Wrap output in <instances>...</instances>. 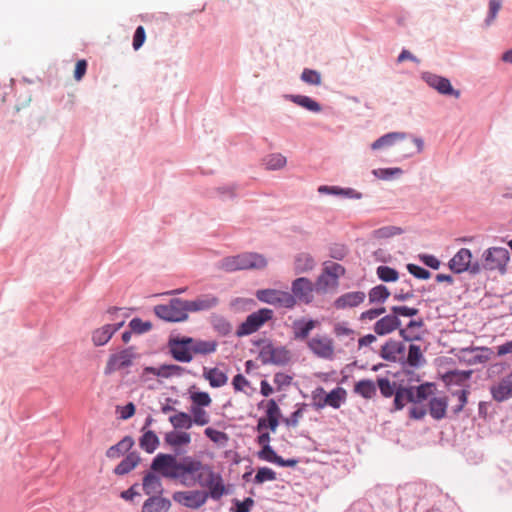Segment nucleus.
<instances>
[{"mask_svg":"<svg viewBox=\"0 0 512 512\" xmlns=\"http://www.w3.org/2000/svg\"><path fill=\"white\" fill-rule=\"evenodd\" d=\"M203 376L213 388L222 387L228 382V376L226 373L219 370L218 368H204Z\"/></svg>","mask_w":512,"mask_h":512,"instance_id":"27","label":"nucleus"},{"mask_svg":"<svg viewBox=\"0 0 512 512\" xmlns=\"http://www.w3.org/2000/svg\"><path fill=\"white\" fill-rule=\"evenodd\" d=\"M422 326H423L422 320H412L407 324L406 328L400 329L399 334L403 339H405L407 341H412L414 339H418L419 337L413 333V329L421 328Z\"/></svg>","mask_w":512,"mask_h":512,"instance_id":"52","label":"nucleus"},{"mask_svg":"<svg viewBox=\"0 0 512 512\" xmlns=\"http://www.w3.org/2000/svg\"><path fill=\"white\" fill-rule=\"evenodd\" d=\"M164 441L174 451H180L190 445L192 438L187 431L172 430L165 434Z\"/></svg>","mask_w":512,"mask_h":512,"instance_id":"19","label":"nucleus"},{"mask_svg":"<svg viewBox=\"0 0 512 512\" xmlns=\"http://www.w3.org/2000/svg\"><path fill=\"white\" fill-rule=\"evenodd\" d=\"M401 287L395 292L394 298L398 301H406L414 297V292L410 280L401 282Z\"/></svg>","mask_w":512,"mask_h":512,"instance_id":"47","label":"nucleus"},{"mask_svg":"<svg viewBox=\"0 0 512 512\" xmlns=\"http://www.w3.org/2000/svg\"><path fill=\"white\" fill-rule=\"evenodd\" d=\"M130 328L132 331L136 333H144L151 329L152 325L149 322H144L139 318H134L129 323Z\"/></svg>","mask_w":512,"mask_h":512,"instance_id":"60","label":"nucleus"},{"mask_svg":"<svg viewBox=\"0 0 512 512\" xmlns=\"http://www.w3.org/2000/svg\"><path fill=\"white\" fill-rule=\"evenodd\" d=\"M170 506L171 503L168 499L152 496L144 502L142 512L167 511Z\"/></svg>","mask_w":512,"mask_h":512,"instance_id":"29","label":"nucleus"},{"mask_svg":"<svg viewBox=\"0 0 512 512\" xmlns=\"http://www.w3.org/2000/svg\"><path fill=\"white\" fill-rule=\"evenodd\" d=\"M258 457L262 460L275 463L282 467H294L298 463L296 459L284 460L282 457L276 454L271 446L262 447V449L258 452Z\"/></svg>","mask_w":512,"mask_h":512,"instance_id":"23","label":"nucleus"},{"mask_svg":"<svg viewBox=\"0 0 512 512\" xmlns=\"http://www.w3.org/2000/svg\"><path fill=\"white\" fill-rule=\"evenodd\" d=\"M203 463L191 456L178 460L175 455L159 453L152 461L151 469L161 476L179 480L186 487L192 486L193 475L200 472Z\"/></svg>","mask_w":512,"mask_h":512,"instance_id":"2","label":"nucleus"},{"mask_svg":"<svg viewBox=\"0 0 512 512\" xmlns=\"http://www.w3.org/2000/svg\"><path fill=\"white\" fill-rule=\"evenodd\" d=\"M472 371H450L447 372L444 376L445 381L447 384H462L469 380L471 377Z\"/></svg>","mask_w":512,"mask_h":512,"instance_id":"44","label":"nucleus"},{"mask_svg":"<svg viewBox=\"0 0 512 512\" xmlns=\"http://www.w3.org/2000/svg\"><path fill=\"white\" fill-rule=\"evenodd\" d=\"M280 415L281 411L276 401L274 399L269 400L267 403L266 417H262L258 420L256 430L262 432L269 428L272 432H275L279 425Z\"/></svg>","mask_w":512,"mask_h":512,"instance_id":"12","label":"nucleus"},{"mask_svg":"<svg viewBox=\"0 0 512 512\" xmlns=\"http://www.w3.org/2000/svg\"><path fill=\"white\" fill-rule=\"evenodd\" d=\"M140 462V457L137 453L132 452L128 454L116 467L115 474L125 475L132 471Z\"/></svg>","mask_w":512,"mask_h":512,"instance_id":"32","label":"nucleus"},{"mask_svg":"<svg viewBox=\"0 0 512 512\" xmlns=\"http://www.w3.org/2000/svg\"><path fill=\"white\" fill-rule=\"evenodd\" d=\"M354 392L365 399H371L376 394L375 383L370 379L360 380L354 385Z\"/></svg>","mask_w":512,"mask_h":512,"instance_id":"38","label":"nucleus"},{"mask_svg":"<svg viewBox=\"0 0 512 512\" xmlns=\"http://www.w3.org/2000/svg\"><path fill=\"white\" fill-rule=\"evenodd\" d=\"M301 79L302 81L310 85H320L322 80L321 74L318 71L308 68L303 70L301 74Z\"/></svg>","mask_w":512,"mask_h":512,"instance_id":"57","label":"nucleus"},{"mask_svg":"<svg viewBox=\"0 0 512 512\" xmlns=\"http://www.w3.org/2000/svg\"><path fill=\"white\" fill-rule=\"evenodd\" d=\"M290 99L297 105H299L309 111L316 112V113L321 111L320 104L308 96L292 95V96H290Z\"/></svg>","mask_w":512,"mask_h":512,"instance_id":"39","label":"nucleus"},{"mask_svg":"<svg viewBox=\"0 0 512 512\" xmlns=\"http://www.w3.org/2000/svg\"><path fill=\"white\" fill-rule=\"evenodd\" d=\"M345 398L346 391L341 387H337L330 393L326 394L322 402L315 403V406L320 409L328 405L332 408L338 409Z\"/></svg>","mask_w":512,"mask_h":512,"instance_id":"25","label":"nucleus"},{"mask_svg":"<svg viewBox=\"0 0 512 512\" xmlns=\"http://www.w3.org/2000/svg\"><path fill=\"white\" fill-rule=\"evenodd\" d=\"M406 362L411 367H419L425 362L420 346L415 344L409 346Z\"/></svg>","mask_w":512,"mask_h":512,"instance_id":"41","label":"nucleus"},{"mask_svg":"<svg viewBox=\"0 0 512 512\" xmlns=\"http://www.w3.org/2000/svg\"><path fill=\"white\" fill-rule=\"evenodd\" d=\"M272 317L273 311L268 308H262L253 312L248 315L246 320L238 327L236 331L237 336H246L256 332L265 324V322L272 319Z\"/></svg>","mask_w":512,"mask_h":512,"instance_id":"6","label":"nucleus"},{"mask_svg":"<svg viewBox=\"0 0 512 512\" xmlns=\"http://www.w3.org/2000/svg\"><path fill=\"white\" fill-rule=\"evenodd\" d=\"M213 328L221 335H227L231 332L230 323L222 316L212 315L210 318Z\"/></svg>","mask_w":512,"mask_h":512,"instance_id":"48","label":"nucleus"},{"mask_svg":"<svg viewBox=\"0 0 512 512\" xmlns=\"http://www.w3.org/2000/svg\"><path fill=\"white\" fill-rule=\"evenodd\" d=\"M306 406L307 405L305 403L298 404L297 409L289 417L283 419V422L286 424V426L297 427L304 415Z\"/></svg>","mask_w":512,"mask_h":512,"instance_id":"55","label":"nucleus"},{"mask_svg":"<svg viewBox=\"0 0 512 512\" xmlns=\"http://www.w3.org/2000/svg\"><path fill=\"white\" fill-rule=\"evenodd\" d=\"M391 311L393 312V315L398 316H404V317H412L419 313V310L417 308L407 307V306H394L392 307Z\"/></svg>","mask_w":512,"mask_h":512,"instance_id":"61","label":"nucleus"},{"mask_svg":"<svg viewBox=\"0 0 512 512\" xmlns=\"http://www.w3.org/2000/svg\"><path fill=\"white\" fill-rule=\"evenodd\" d=\"M423 79L430 87L434 88L441 94L453 95L456 98L460 97V92L453 89L450 81L447 78L432 73H425L423 75Z\"/></svg>","mask_w":512,"mask_h":512,"instance_id":"16","label":"nucleus"},{"mask_svg":"<svg viewBox=\"0 0 512 512\" xmlns=\"http://www.w3.org/2000/svg\"><path fill=\"white\" fill-rule=\"evenodd\" d=\"M192 337H174L169 340V349L173 358L179 362L189 363L193 359L191 349Z\"/></svg>","mask_w":512,"mask_h":512,"instance_id":"10","label":"nucleus"},{"mask_svg":"<svg viewBox=\"0 0 512 512\" xmlns=\"http://www.w3.org/2000/svg\"><path fill=\"white\" fill-rule=\"evenodd\" d=\"M333 333L338 338L348 337L351 340H354L356 336V332L350 328L347 323L344 322H338L334 324Z\"/></svg>","mask_w":512,"mask_h":512,"instance_id":"54","label":"nucleus"},{"mask_svg":"<svg viewBox=\"0 0 512 512\" xmlns=\"http://www.w3.org/2000/svg\"><path fill=\"white\" fill-rule=\"evenodd\" d=\"M394 405L397 410H401L407 403H413V387H402L396 389Z\"/></svg>","mask_w":512,"mask_h":512,"instance_id":"35","label":"nucleus"},{"mask_svg":"<svg viewBox=\"0 0 512 512\" xmlns=\"http://www.w3.org/2000/svg\"><path fill=\"white\" fill-rule=\"evenodd\" d=\"M143 490L145 494H157L162 492V483L160 478L154 473H147L143 478Z\"/></svg>","mask_w":512,"mask_h":512,"instance_id":"36","label":"nucleus"},{"mask_svg":"<svg viewBox=\"0 0 512 512\" xmlns=\"http://www.w3.org/2000/svg\"><path fill=\"white\" fill-rule=\"evenodd\" d=\"M259 301L285 308H293L296 304L294 296L286 291L276 289H262L256 292Z\"/></svg>","mask_w":512,"mask_h":512,"instance_id":"7","label":"nucleus"},{"mask_svg":"<svg viewBox=\"0 0 512 512\" xmlns=\"http://www.w3.org/2000/svg\"><path fill=\"white\" fill-rule=\"evenodd\" d=\"M407 270L410 274L418 279H428L430 277V272L416 264H408Z\"/></svg>","mask_w":512,"mask_h":512,"instance_id":"62","label":"nucleus"},{"mask_svg":"<svg viewBox=\"0 0 512 512\" xmlns=\"http://www.w3.org/2000/svg\"><path fill=\"white\" fill-rule=\"evenodd\" d=\"M121 326L122 323L107 324L102 326L101 328L96 329L92 334V341L94 345H105Z\"/></svg>","mask_w":512,"mask_h":512,"instance_id":"24","label":"nucleus"},{"mask_svg":"<svg viewBox=\"0 0 512 512\" xmlns=\"http://www.w3.org/2000/svg\"><path fill=\"white\" fill-rule=\"evenodd\" d=\"M307 347L318 358L332 360L335 356V346L333 340L321 334H316L307 340Z\"/></svg>","mask_w":512,"mask_h":512,"instance_id":"8","label":"nucleus"},{"mask_svg":"<svg viewBox=\"0 0 512 512\" xmlns=\"http://www.w3.org/2000/svg\"><path fill=\"white\" fill-rule=\"evenodd\" d=\"M315 285L307 278L300 277L292 283V295L295 300L309 304L313 300V290Z\"/></svg>","mask_w":512,"mask_h":512,"instance_id":"13","label":"nucleus"},{"mask_svg":"<svg viewBox=\"0 0 512 512\" xmlns=\"http://www.w3.org/2000/svg\"><path fill=\"white\" fill-rule=\"evenodd\" d=\"M405 345L399 341L389 340L380 350V356L390 362H399L404 359Z\"/></svg>","mask_w":512,"mask_h":512,"instance_id":"18","label":"nucleus"},{"mask_svg":"<svg viewBox=\"0 0 512 512\" xmlns=\"http://www.w3.org/2000/svg\"><path fill=\"white\" fill-rule=\"evenodd\" d=\"M154 313L161 319L169 322H183L188 319L186 300L173 298L167 304L154 307Z\"/></svg>","mask_w":512,"mask_h":512,"instance_id":"4","label":"nucleus"},{"mask_svg":"<svg viewBox=\"0 0 512 512\" xmlns=\"http://www.w3.org/2000/svg\"><path fill=\"white\" fill-rule=\"evenodd\" d=\"M377 383H378L380 392L384 397L388 398L395 394V392H396L395 383H392L389 379L379 378Z\"/></svg>","mask_w":512,"mask_h":512,"instance_id":"58","label":"nucleus"},{"mask_svg":"<svg viewBox=\"0 0 512 512\" xmlns=\"http://www.w3.org/2000/svg\"><path fill=\"white\" fill-rule=\"evenodd\" d=\"M263 364L283 366L291 361L292 355L285 346H276L272 343L264 345L259 353Z\"/></svg>","mask_w":512,"mask_h":512,"instance_id":"5","label":"nucleus"},{"mask_svg":"<svg viewBox=\"0 0 512 512\" xmlns=\"http://www.w3.org/2000/svg\"><path fill=\"white\" fill-rule=\"evenodd\" d=\"M190 416L192 417V424L198 426H204L210 422L209 414L204 410V407L190 406Z\"/></svg>","mask_w":512,"mask_h":512,"instance_id":"42","label":"nucleus"},{"mask_svg":"<svg viewBox=\"0 0 512 512\" xmlns=\"http://www.w3.org/2000/svg\"><path fill=\"white\" fill-rule=\"evenodd\" d=\"M143 434L139 439L140 447L147 453H153L159 446V438L152 430L142 431Z\"/></svg>","mask_w":512,"mask_h":512,"instance_id":"33","label":"nucleus"},{"mask_svg":"<svg viewBox=\"0 0 512 512\" xmlns=\"http://www.w3.org/2000/svg\"><path fill=\"white\" fill-rule=\"evenodd\" d=\"M218 342L216 340L194 339L191 343L193 354L207 355L217 350Z\"/></svg>","mask_w":512,"mask_h":512,"instance_id":"31","label":"nucleus"},{"mask_svg":"<svg viewBox=\"0 0 512 512\" xmlns=\"http://www.w3.org/2000/svg\"><path fill=\"white\" fill-rule=\"evenodd\" d=\"M448 400L446 397H433L429 400V414L435 420L446 416Z\"/></svg>","mask_w":512,"mask_h":512,"instance_id":"26","label":"nucleus"},{"mask_svg":"<svg viewBox=\"0 0 512 512\" xmlns=\"http://www.w3.org/2000/svg\"><path fill=\"white\" fill-rule=\"evenodd\" d=\"M134 445V441L131 437L126 436L121 441H119L116 445L111 446L106 451V456L108 458H118L123 453L129 451Z\"/></svg>","mask_w":512,"mask_h":512,"instance_id":"37","label":"nucleus"},{"mask_svg":"<svg viewBox=\"0 0 512 512\" xmlns=\"http://www.w3.org/2000/svg\"><path fill=\"white\" fill-rule=\"evenodd\" d=\"M320 193H328L333 195H344L347 197H356L359 198L360 194L356 193L353 189H342L337 186H320L318 188Z\"/></svg>","mask_w":512,"mask_h":512,"instance_id":"49","label":"nucleus"},{"mask_svg":"<svg viewBox=\"0 0 512 512\" xmlns=\"http://www.w3.org/2000/svg\"><path fill=\"white\" fill-rule=\"evenodd\" d=\"M315 266L313 257L305 252L298 253L294 260V269L296 273H305L312 270Z\"/></svg>","mask_w":512,"mask_h":512,"instance_id":"34","label":"nucleus"},{"mask_svg":"<svg viewBox=\"0 0 512 512\" xmlns=\"http://www.w3.org/2000/svg\"><path fill=\"white\" fill-rule=\"evenodd\" d=\"M264 164L268 170H278L286 165V157L280 153L268 155Z\"/></svg>","mask_w":512,"mask_h":512,"instance_id":"46","label":"nucleus"},{"mask_svg":"<svg viewBox=\"0 0 512 512\" xmlns=\"http://www.w3.org/2000/svg\"><path fill=\"white\" fill-rule=\"evenodd\" d=\"M169 422L173 427V430H188L190 429L192 424V417L190 414L182 411H176L175 414L169 417Z\"/></svg>","mask_w":512,"mask_h":512,"instance_id":"28","label":"nucleus"},{"mask_svg":"<svg viewBox=\"0 0 512 512\" xmlns=\"http://www.w3.org/2000/svg\"><path fill=\"white\" fill-rule=\"evenodd\" d=\"M385 312H386L385 307L369 309V310L361 313L360 320L372 321V320L378 318L380 315L384 314Z\"/></svg>","mask_w":512,"mask_h":512,"instance_id":"63","label":"nucleus"},{"mask_svg":"<svg viewBox=\"0 0 512 512\" xmlns=\"http://www.w3.org/2000/svg\"><path fill=\"white\" fill-rule=\"evenodd\" d=\"M204 434L215 444L224 446L227 444L229 437L225 432L216 430L214 428L208 427L204 430Z\"/></svg>","mask_w":512,"mask_h":512,"instance_id":"51","label":"nucleus"},{"mask_svg":"<svg viewBox=\"0 0 512 512\" xmlns=\"http://www.w3.org/2000/svg\"><path fill=\"white\" fill-rule=\"evenodd\" d=\"M484 267L488 270H498L502 274L506 272V266L510 259L509 251L503 247H492L484 254Z\"/></svg>","mask_w":512,"mask_h":512,"instance_id":"9","label":"nucleus"},{"mask_svg":"<svg viewBox=\"0 0 512 512\" xmlns=\"http://www.w3.org/2000/svg\"><path fill=\"white\" fill-rule=\"evenodd\" d=\"M267 264L265 258L256 253H244L237 256L224 258L220 262V268L227 272L243 269H260Z\"/></svg>","mask_w":512,"mask_h":512,"instance_id":"3","label":"nucleus"},{"mask_svg":"<svg viewBox=\"0 0 512 512\" xmlns=\"http://www.w3.org/2000/svg\"><path fill=\"white\" fill-rule=\"evenodd\" d=\"M329 276L333 277L335 281H338V278L343 276L345 273V269L338 263L330 262L325 265L323 269Z\"/></svg>","mask_w":512,"mask_h":512,"instance_id":"59","label":"nucleus"},{"mask_svg":"<svg viewBox=\"0 0 512 512\" xmlns=\"http://www.w3.org/2000/svg\"><path fill=\"white\" fill-rule=\"evenodd\" d=\"M401 325V321L396 315L390 314L382 317L374 324V332L377 335L383 336L392 333L398 329Z\"/></svg>","mask_w":512,"mask_h":512,"instance_id":"22","label":"nucleus"},{"mask_svg":"<svg viewBox=\"0 0 512 512\" xmlns=\"http://www.w3.org/2000/svg\"><path fill=\"white\" fill-rule=\"evenodd\" d=\"M472 253L467 248H461L449 261V268L454 273H462L467 270H470L473 273H476L479 271V265L478 264H472Z\"/></svg>","mask_w":512,"mask_h":512,"instance_id":"11","label":"nucleus"},{"mask_svg":"<svg viewBox=\"0 0 512 512\" xmlns=\"http://www.w3.org/2000/svg\"><path fill=\"white\" fill-rule=\"evenodd\" d=\"M337 282L333 277L329 276L324 270L321 275L318 277L315 283V290L318 293H324L330 287H335Z\"/></svg>","mask_w":512,"mask_h":512,"instance_id":"45","label":"nucleus"},{"mask_svg":"<svg viewBox=\"0 0 512 512\" xmlns=\"http://www.w3.org/2000/svg\"><path fill=\"white\" fill-rule=\"evenodd\" d=\"M198 483L202 487H206L208 491L204 490H187L177 491L172 495V499L187 508L199 509L208 500H219L224 494L227 493L226 487L222 476L215 472L209 465H204L200 472L193 475L192 486Z\"/></svg>","mask_w":512,"mask_h":512,"instance_id":"1","label":"nucleus"},{"mask_svg":"<svg viewBox=\"0 0 512 512\" xmlns=\"http://www.w3.org/2000/svg\"><path fill=\"white\" fill-rule=\"evenodd\" d=\"M500 9H501V1L500 0H490L489 1V14L486 19L487 25H490L495 20Z\"/></svg>","mask_w":512,"mask_h":512,"instance_id":"64","label":"nucleus"},{"mask_svg":"<svg viewBox=\"0 0 512 512\" xmlns=\"http://www.w3.org/2000/svg\"><path fill=\"white\" fill-rule=\"evenodd\" d=\"M390 296V291L384 285L373 287L368 294L370 303H384Z\"/></svg>","mask_w":512,"mask_h":512,"instance_id":"40","label":"nucleus"},{"mask_svg":"<svg viewBox=\"0 0 512 512\" xmlns=\"http://www.w3.org/2000/svg\"><path fill=\"white\" fill-rule=\"evenodd\" d=\"M406 138V134L403 132H391L385 134L378 138L371 144V148L373 150H378L384 147H389L394 145L396 142L404 140Z\"/></svg>","mask_w":512,"mask_h":512,"instance_id":"30","label":"nucleus"},{"mask_svg":"<svg viewBox=\"0 0 512 512\" xmlns=\"http://www.w3.org/2000/svg\"><path fill=\"white\" fill-rule=\"evenodd\" d=\"M275 479L276 473L271 468L262 467L258 469L254 478V482L256 484H262L265 481H274Z\"/></svg>","mask_w":512,"mask_h":512,"instance_id":"56","label":"nucleus"},{"mask_svg":"<svg viewBox=\"0 0 512 512\" xmlns=\"http://www.w3.org/2000/svg\"><path fill=\"white\" fill-rule=\"evenodd\" d=\"M376 273L379 279L384 282H395L399 277L397 270L389 266H379Z\"/></svg>","mask_w":512,"mask_h":512,"instance_id":"53","label":"nucleus"},{"mask_svg":"<svg viewBox=\"0 0 512 512\" xmlns=\"http://www.w3.org/2000/svg\"><path fill=\"white\" fill-rule=\"evenodd\" d=\"M219 302V298L213 294H202L194 300H186V308L188 313L208 311L215 308Z\"/></svg>","mask_w":512,"mask_h":512,"instance_id":"15","label":"nucleus"},{"mask_svg":"<svg viewBox=\"0 0 512 512\" xmlns=\"http://www.w3.org/2000/svg\"><path fill=\"white\" fill-rule=\"evenodd\" d=\"M490 393L496 402L512 398V371L490 386Z\"/></svg>","mask_w":512,"mask_h":512,"instance_id":"14","label":"nucleus"},{"mask_svg":"<svg viewBox=\"0 0 512 512\" xmlns=\"http://www.w3.org/2000/svg\"><path fill=\"white\" fill-rule=\"evenodd\" d=\"M366 295L362 291L348 292L334 301V307L339 310L354 308L364 302Z\"/></svg>","mask_w":512,"mask_h":512,"instance_id":"21","label":"nucleus"},{"mask_svg":"<svg viewBox=\"0 0 512 512\" xmlns=\"http://www.w3.org/2000/svg\"><path fill=\"white\" fill-rule=\"evenodd\" d=\"M433 384L425 383L417 387H413V404H419L427 400L432 394Z\"/></svg>","mask_w":512,"mask_h":512,"instance_id":"43","label":"nucleus"},{"mask_svg":"<svg viewBox=\"0 0 512 512\" xmlns=\"http://www.w3.org/2000/svg\"><path fill=\"white\" fill-rule=\"evenodd\" d=\"M320 326V321L315 319H296L292 323V333L295 340H305L313 329Z\"/></svg>","mask_w":512,"mask_h":512,"instance_id":"20","label":"nucleus"},{"mask_svg":"<svg viewBox=\"0 0 512 512\" xmlns=\"http://www.w3.org/2000/svg\"><path fill=\"white\" fill-rule=\"evenodd\" d=\"M191 406L208 407L212 403V399L207 392L197 391L190 394Z\"/></svg>","mask_w":512,"mask_h":512,"instance_id":"50","label":"nucleus"},{"mask_svg":"<svg viewBox=\"0 0 512 512\" xmlns=\"http://www.w3.org/2000/svg\"><path fill=\"white\" fill-rule=\"evenodd\" d=\"M132 361L133 354L128 349L112 354L105 367V373L111 374L115 371L127 368L132 364Z\"/></svg>","mask_w":512,"mask_h":512,"instance_id":"17","label":"nucleus"}]
</instances>
